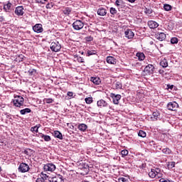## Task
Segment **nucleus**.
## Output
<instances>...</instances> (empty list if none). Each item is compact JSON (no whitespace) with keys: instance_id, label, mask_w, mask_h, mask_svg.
<instances>
[{"instance_id":"1","label":"nucleus","mask_w":182,"mask_h":182,"mask_svg":"<svg viewBox=\"0 0 182 182\" xmlns=\"http://www.w3.org/2000/svg\"><path fill=\"white\" fill-rule=\"evenodd\" d=\"M12 102L14 106H16V107H21V106H23L25 99H23V97L21 95H14V98Z\"/></svg>"},{"instance_id":"2","label":"nucleus","mask_w":182,"mask_h":182,"mask_svg":"<svg viewBox=\"0 0 182 182\" xmlns=\"http://www.w3.org/2000/svg\"><path fill=\"white\" fill-rule=\"evenodd\" d=\"M72 26L74 31H80L81 29H83V26H85V23H83L80 20H77L73 22Z\"/></svg>"},{"instance_id":"35","label":"nucleus","mask_w":182,"mask_h":182,"mask_svg":"<svg viewBox=\"0 0 182 182\" xmlns=\"http://www.w3.org/2000/svg\"><path fill=\"white\" fill-rule=\"evenodd\" d=\"M164 154H171V149L170 148H165L162 149Z\"/></svg>"},{"instance_id":"60","label":"nucleus","mask_w":182,"mask_h":182,"mask_svg":"<svg viewBox=\"0 0 182 182\" xmlns=\"http://www.w3.org/2000/svg\"><path fill=\"white\" fill-rule=\"evenodd\" d=\"M1 166H0V171H1Z\"/></svg>"},{"instance_id":"36","label":"nucleus","mask_w":182,"mask_h":182,"mask_svg":"<svg viewBox=\"0 0 182 182\" xmlns=\"http://www.w3.org/2000/svg\"><path fill=\"white\" fill-rule=\"evenodd\" d=\"M144 14L148 16L151 15V14H153V10L151 9L145 8Z\"/></svg>"},{"instance_id":"53","label":"nucleus","mask_w":182,"mask_h":182,"mask_svg":"<svg viewBox=\"0 0 182 182\" xmlns=\"http://www.w3.org/2000/svg\"><path fill=\"white\" fill-rule=\"evenodd\" d=\"M156 177H158V178L163 177V173H161V172L156 173Z\"/></svg>"},{"instance_id":"48","label":"nucleus","mask_w":182,"mask_h":182,"mask_svg":"<svg viewBox=\"0 0 182 182\" xmlns=\"http://www.w3.org/2000/svg\"><path fill=\"white\" fill-rule=\"evenodd\" d=\"M159 182H172L171 181L168 180V179H166V178H161L159 180Z\"/></svg>"},{"instance_id":"29","label":"nucleus","mask_w":182,"mask_h":182,"mask_svg":"<svg viewBox=\"0 0 182 182\" xmlns=\"http://www.w3.org/2000/svg\"><path fill=\"white\" fill-rule=\"evenodd\" d=\"M167 167L168 170H171V168H174V167H176V162L174 161L168 162Z\"/></svg>"},{"instance_id":"37","label":"nucleus","mask_w":182,"mask_h":182,"mask_svg":"<svg viewBox=\"0 0 182 182\" xmlns=\"http://www.w3.org/2000/svg\"><path fill=\"white\" fill-rule=\"evenodd\" d=\"M171 43L172 45H176L178 43V38H177L176 37H173L172 38H171Z\"/></svg>"},{"instance_id":"10","label":"nucleus","mask_w":182,"mask_h":182,"mask_svg":"<svg viewBox=\"0 0 182 182\" xmlns=\"http://www.w3.org/2000/svg\"><path fill=\"white\" fill-rule=\"evenodd\" d=\"M14 14L17 16H23V14H25L24 9L22 6H18L15 9Z\"/></svg>"},{"instance_id":"7","label":"nucleus","mask_w":182,"mask_h":182,"mask_svg":"<svg viewBox=\"0 0 182 182\" xmlns=\"http://www.w3.org/2000/svg\"><path fill=\"white\" fill-rule=\"evenodd\" d=\"M43 170L44 171H50V173H53V171L56 170V166L52 163L46 164L43 166Z\"/></svg>"},{"instance_id":"41","label":"nucleus","mask_w":182,"mask_h":182,"mask_svg":"<svg viewBox=\"0 0 182 182\" xmlns=\"http://www.w3.org/2000/svg\"><path fill=\"white\" fill-rule=\"evenodd\" d=\"M41 178H43V180H49V176H47L46 173H41L40 175Z\"/></svg>"},{"instance_id":"3","label":"nucleus","mask_w":182,"mask_h":182,"mask_svg":"<svg viewBox=\"0 0 182 182\" xmlns=\"http://www.w3.org/2000/svg\"><path fill=\"white\" fill-rule=\"evenodd\" d=\"M161 119H163V116L161 115V113H160V111L158 110L154 112L151 116V119L153 122L161 120Z\"/></svg>"},{"instance_id":"52","label":"nucleus","mask_w":182,"mask_h":182,"mask_svg":"<svg viewBox=\"0 0 182 182\" xmlns=\"http://www.w3.org/2000/svg\"><path fill=\"white\" fill-rule=\"evenodd\" d=\"M154 171H155V174H157L159 173H161V170H160V168H156L155 169H154Z\"/></svg>"},{"instance_id":"27","label":"nucleus","mask_w":182,"mask_h":182,"mask_svg":"<svg viewBox=\"0 0 182 182\" xmlns=\"http://www.w3.org/2000/svg\"><path fill=\"white\" fill-rule=\"evenodd\" d=\"M114 86L115 89L119 90L123 87V84H122V82H114Z\"/></svg>"},{"instance_id":"24","label":"nucleus","mask_w":182,"mask_h":182,"mask_svg":"<svg viewBox=\"0 0 182 182\" xmlns=\"http://www.w3.org/2000/svg\"><path fill=\"white\" fill-rule=\"evenodd\" d=\"M41 127V124H38L34 127H32L31 128V132H32L33 133H38V132H39V128Z\"/></svg>"},{"instance_id":"49","label":"nucleus","mask_w":182,"mask_h":182,"mask_svg":"<svg viewBox=\"0 0 182 182\" xmlns=\"http://www.w3.org/2000/svg\"><path fill=\"white\" fill-rule=\"evenodd\" d=\"M36 182H45V179H43V178L40 177V178H38L36 179Z\"/></svg>"},{"instance_id":"39","label":"nucleus","mask_w":182,"mask_h":182,"mask_svg":"<svg viewBox=\"0 0 182 182\" xmlns=\"http://www.w3.org/2000/svg\"><path fill=\"white\" fill-rule=\"evenodd\" d=\"M87 56H92V55H96L97 52L95 50H88L87 51Z\"/></svg>"},{"instance_id":"5","label":"nucleus","mask_w":182,"mask_h":182,"mask_svg":"<svg viewBox=\"0 0 182 182\" xmlns=\"http://www.w3.org/2000/svg\"><path fill=\"white\" fill-rule=\"evenodd\" d=\"M50 48L53 52H59V50L62 49V46H60L59 42L58 41L52 42Z\"/></svg>"},{"instance_id":"54","label":"nucleus","mask_w":182,"mask_h":182,"mask_svg":"<svg viewBox=\"0 0 182 182\" xmlns=\"http://www.w3.org/2000/svg\"><path fill=\"white\" fill-rule=\"evenodd\" d=\"M67 95L69 96V97H73V92H68Z\"/></svg>"},{"instance_id":"38","label":"nucleus","mask_w":182,"mask_h":182,"mask_svg":"<svg viewBox=\"0 0 182 182\" xmlns=\"http://www.w3.org/2000/svg\"><path fill=\"white\" fill-rule=\"evenodd\" d=\"M122 5H123V0H116L115 6H117V8H120Z\"/></svg>"},{"instance_id":"57","label":"nucleus","mask_w":182,"mask_h":182,"mask_svg":"<svg viewBox=\"0 0 182 182\" xmlns=\"http://www.w3.org/2000/svg\"><path fill=\"white\" fill-rule=\"evenodd\" d=\"M128 2H130V4H134L136 2V0H127Z\"/></svg>"},{"instance_id":"42","label":"nucleus","mask_w":182,"mask_h":182,"mask_svg":"<svg viewBox=\"0 0 182 182\" xmlns=\"http://www.w3.org/2000/svg\"><path fill=\"white\" fill-rule=\"evenodd\" d=\"M121 154L122 157H126V156L129 154V151H127V149H124L121 151Z\"/></svg>"},{"instance_id":"4","label":"nucleus","mask_w":182,"mask_h":182,"mask_svg":"<svg viewBox=\"0 0 182 182\" xmlns=\"http://www.w3.org/2000/svg\"><path fill=\"white\" fill-rule=\"evenodd\" d=\"M166 107L168 110L176 112L178 109V104L176 102H171L167 104Z\"/></svg>"},{"instance_id":"15","label":"nucleus","mask_w":182,"mask_h":182,"mask_svg":"<svg viewBox=\"0 0 182 182\" xmlns=\"http://www.w3.org/2000/svg\"><path fill=\"white\" fill-rule=\"evenodd\" d=\"M3 9L4 12H11L12 11V3L8 1L7 4L4 5Z\"/></svg>"},{"instance_id":"44","label":"nucleus","mask_w":182,"mask_h":182,"mask_svg":"<svg viewBox=\"0 0 182 182\" xmlns=\"http://www.w3.org/2000/svg\"><path fill=\"white\" fill-rule=\"evenodd\" d=\"M118 182H129V179L126 178H118Z\"/></svg>"},{"instance_id":"30","label":"nucleus","mask_w":182,"mask_h":182,"mask_svg":"<svg viewBox=\"0 0 182 182\" xmlns=\"http://www.w3.org/2000/svg\"><path fill=\"white\" fill-rule=\"evenodd\" d=\"M164 11H166L168 12L169 11H171V9H173V7L170 4H164Z\"/></svg>"},{"instance_id":"20","label":"nucleus","mask_w":182,"mask_h":182,"mask_svg":"<svg viewBox=\"0 0 182 182\" xmlns=\"http://www.w3.org/2000/svg\"><path fill=\"white\" fill-rule=\"evenodd\" d=\"M90 81L92 82L94 85H100V83H102V80L99 77H91Z\"/></svg>"},{"instance_id":"33","label":"nucleus","mask_w":182,"mask_h":182,"mask_svg":"<svg viewBox=\"0 0 182 182\" xmlns=\"http://www.w3.org/2000/svg\"><path fill=\"white\" fill-rule=\"evenodd\" d=\"M85 103H87V105H92V103H93V97H86L85 99Z\"/></svg>"},{"instance_id":"21","label":"nucleus","mask_w":182,"mask_h":182,"mask_svg":"<svg viewBox=\"0 0 182 182\" xmlns=\"http://www.w3.org/2000/svg\"><path fill=\"white\" fill-rule=\"evenodd\" d=\"M38 137H41V139H43L46 141H50L52 139L50 138V136L49 135H45L42 133H38Z\"/></svg>"},{"instance_id":"25","label":"nucleus","mask_w":182,"mask_h":182,"mask_svg":"<svg viewBox=\"0 0 182 182\" xmlns=\"http://www.w3.org/2000/svg\"><path fill=\"white\" fill-rule=\"evenodd\" d=\"M87 129V125H86L85 124H80L78 125V130H80V132H86Z\"/></svg>"},{"instance_id":"9","label":"nucleus","mask_w":182,"mask_h":182,"mask_svg":"<svg viewBox=\"0 0 182 182\" xmlns=\"http://www.w3.org/2000/svg\"><path fill=\"white\" fill-rule=\"evenodd\" d=\"M109 96L112 97L114 105H119V100L122 99V95L119 94L116 95L114 93H111Z\"/></svg>"},{"instance_id":"11","label":"nucleus","mask_w":182,"mask_h":182,"mask_svg":"<svg viewBox=\"0 0 182 182\" xmlns=\"http://www.w3.org/2000/svg\"><path fill=\"white\" fill-rule=\"evenodd\" d=\"M49 182H63V176L61 175H57L54 177H49L48 178Z\"/></svg>"},{"instance_id":"34","label":"nucleus","mask_w":182,"mask_h":182,"mask_svg":"<svg viewBox=\"0 0 182 182\" xmlns=\"http://www.w3.org/2000/svg\"><path fill=\"white\" fill-rule=\"evenodd\" d=\"M109 13L111 14V15H116V14H117V9H116V8L114 7H110L109 8Z\"/></svg>"},{"instance_id":"6","label":"nucleus","mask_w":182,"mask_h":182,"mask_svg":"<svg viewBox=\"0 0 182 182\" xmlns=\"http://www.w3.org/2000/svg\"><path fill=\"white\" fill-rule=\"evenodd\" d=\"M29 165H28V164H25V163H21L20 164L19 166H18V171L20 173H28V171H29Z\"/></svg>"},{"instance_id":"26","label":"nucleus","mask_w":182,"mask_h":182,"mask_svg":"<svg viewBox=\"0 0 182 182\" xmlns=\"http://www.w3.org/2000/svg\"><path fill=\"white\" fill-rule=\"evenodd\" d=\"M136 56L138 58V60H144L146 59V55H144V53H137Z\"/></svg>"},{"instance_id":"22","label":"nucleus","mask_w":182,"mask_h":182,"mask_svg":"<svg viewBox=\"0 0 182 182\" xmlns=\"http://www.w3.org/2000/svg\"><path fill=\"white\" fill-rule=\"evenodd\" d=\"M107 63H108L109 65H116V58H114L113 56H108L107 57Z\"/></svg>"},{"instance_id":"17","label":"nucleus","mask_w":182,"mask_h":182,"mask_svg":"<svg viewBox=\"0 0 182 182\" xmlns=\"http://www.w3.org/2000/svg\"><path fill=\"white\" fill-rule=\"evenodd\" d=\"M156 38L158 41L162 42V41H164L167 38V36L164 33H158L156 34Z\"/></svg>"},{"instance_id":"43","label":"nucleus","mask_w":182,"mask_h":182,"mask_svg":"<svg viewBox=\"0 0 182 182\" xmlns=\"http://www.w3.org/2000/svg\"><path fill=\"white\" fill-rule=\"evenodd\" d=\"M35 73H36V70H35V69H30L28 70V75L30 76H32L33 75H35Z\"/></svg>"},{"instance_id":"40","label":"nucleus","mask_w":182,"mask_h":182,"mask_svg":"<svg viewBox=\"0 0 182 182\" xmlns=\"http://www.w3.org/2000/svg\"><path fill=\"white\" fill-rule=\"evenodd\" d=\"M138 136L139 137H146V136H147V134H146V132L143 131V130H140L138 133Z\"/></svg>"},{"instance_id":"13","label":"nucleus","mask_w":182,"mask_h":182,"mask_svg":"<svg viewBox=\"0 0 182 182\" xmlns=\"http://www.w3.org/2000/svg\"><path fill=\"white\" fill-rule=\"evenodd\" d=\"M97 14L99 16H106L107 14V9L104 7H100L97 11Z\"/></svg>"},{"instance_id":"46","label":"nucleus","mask_w":182,"mask_h":182,"mask_svg":"<svg viewBox=\"0 0 182 182\" xmlns=\"http://www.w3.org/2000/svg\"><path fill=\"white\" fill-rule=\"evenodd\" d=\"M85 41H87V42H92V41H93V37H92V36H87Z\"/></svg>"},{"instance_id":"18","label":"nucleus","mask_w":182,"mask_h":182,"mask_svg":"<svg viewBox=\"0 0 182 182\" xmlns=\"http://www.w3.org/2000/svg\"><path fill=\"white\" fill-rule=\"evenodd\" d=\"M148 26L151 29H156V28L159 27L158 23L154 21H149Z\"/></svg>"},{"instance_id":"47","label":"nucleus","mask_w":182,"mask_h":182,"mask_svg":"<svg viewBox=\"0 0 182 182\" xmlns=\"http://www.w3.org/2000/svg\"><path fill=\"white\" fill-rule=\"evenodd\" d=\"M77 62H79L80 63H85V59H83V58H82V57H78L77 58Z\"/></svg>"},{"instance_id":"59","label":"nucleus","mask_w":182,"mask_h":182,"mask_svg":"<svg viewBox=\"0 0 182 182\" xmlns=\"http://www.w3.org/2000/svg\"><path fill=\"white\" fill-rule=\"evenodd\" d=\"M23 153H24V154H26L27 156L29 154V152L28 151V150H24Z\"/></svg>"},{"instance_id":"28","label":"nucleus","mask_w":182,"mask_h":182,"mask_svg":"<svg viewBox=\"0 0 182 182\" xmlns=\"http://www.w3.org/2000/svg\"><path fill=\"white\" fill-rule=\"evenodd\" d=\"M160 66L162 68H167V66H168V62H167L166 59H164L160 62Z\"/></svg>"},{"instance_id":"55","label":"nucleus","mask_w":182,"mask_h":182,"mask_svg":"<svg viewBox=\"0 0 182 182\" xmlns=\"http://www.w3.org/2000/svg\"><path fill=\"white\" fill-rule=\"evenodd\" d=\"M167 87H168V89H170L171 90H173V88L174 87V85H168Z\"/></svg>"},{"instance_id":"14","label":"nucleus","mask_w":182,"mask_h":182,"mask_svg":"<svg viewBox=\"0 0 182 182\" xmlns=\"http://www.w3.org/2000/svg\"><path fill=\"white\" fill-rule=\"evenodd\" d=\"M125 38L127 39H133L134 38V33L132 31V29H127L124 32Z\"/></svg>"},{"instance_id":"32","label":"nucleus","mask_w":182,"mask_h":182,"mask_svg":"<svg viewBox=\"0 0 182 182\" xmlns=\"http://www.w3.org/2000/svg\"><path fill=\"white\" fill-rule=\"evenodd\" d=\"M149 176L151 178H154L156 177V171L154 169H151V171L149 173Z\"/></svg>"},{"instance_id":"16","label":"nucleus","mask_w":182,"mask_h":182,"mask_svg":"<svg viewBox=\"0 0 182 182\" xmlns=\"http://www.w3.org/2000/svg\"><path fill=\"white\" fill-rule=\"evenodd\" d=\"M97 106L98 107H107V106H109V104L104 100H100L99 101H97Z\"/></svg>"},{"instance_id":"8","label":"nucleus","mask_w":182,"mask_h":182,"mask_svg":"<svg viewBox=\"0 0 182 182\" xmlns=\"http://www.w3.org/2000/svg\"><path fill=\"white\" fill-rule=\"evenodd\" d=\"M154 65L153 64H149L145 67L144 72L147 73V75H153V73H154Z\"/></svg>"},{"instance_id":"45","label":"nucleus","mask_w":182,"mask_h":182,"mask_svg":"<svg viewBox=\"0 0 182 182\" xmlns=\"http://www.w3.org/2000/svg\"><path fill=\"white\" fill-rule=\"evenodd\" d=\"M46 8L47 9H52L53 8V3H48L46 4Z\"/></svg>"},{"instance_id":"31","label":"nucleus","mask_w":182,"mask_h":182,"mask_svg":"<svg viewBox=\"0 0 182 182\" xmlns=\"http://www.w3.org/2000/svg\"><path fill=\"white\" fill-rule=\"evenodd\" d=\"M31 110L29 108L23 109L20 111L21 114H28V113H31Z\"/></svg>"},{"instance_id":"50","label":"nucleus","mask_w":182,"mask_h":182,"mask_svg":"<svg viewBox=\"0 0 182 182\" xmlns=\"http://www.w3.org/2000/svg\"><path fill=\"white\" fill-rule=\"evenodd\" d=\"M38 4H45L48 0H36Z\"/></svg>"},{"instance_id":"23","label":"nucleus","mask_w":182,"mask_h":182,"mask_svg":"<svg viewBox=\"0 0 182 182\" xmlns=\"http://www.w3.org/2000/svg\"><path fill=\"white\" fill-rule=\"evenodd\" d=\"M63 14H64V15H65V16H69V14H72V8L64 7L63 9Z\"/></svg>"},{"instance_id":"12","label":"nucleus","mask_w":182,"mask_h":182,"mask_svg":"<svg viewBox=\"0 0 182 182\" xmlns=\"http://www.w3.org/2000/svg\"><path fill=\"white\" fill-rule=\"evenodd\" d=\"M33 31L36 33H42V32H43L42 24H36L34 26H33Z\"/></svg>"},{"instance_id":"58","label":"nucleus","mask_w":182,"mask_h":182,"mask_svg":"<svg viewBox=\"0 0 182 182\" xmlns=\"http://www.w3.org/2000/svg\"><path fill=\"white\" fill-rule=\"evenodd\" d=\"M19 58L21 59V60H23V58H25V56H23V55H20Z\"/></svg>"},{"instance_id":"51","label":"nucleus","mask_w":182,"mask_h":182,"mask_svg":"<svg viewBox=\"0 0 182 182\" xmlns=\"http://www.w3.org/2000/svg\"><path fill=\"white\" fill-rule=\"evenodd\" d=\"M46 103H53V100L51 98H48L46 100Z\"/></svg>"},{"instance_id":"56","label":"nucleus","mask_w":182,"mask_h":182,"mask_svg":"<svg viewBox=\"0 0 182 182\" xmlns=\"http://www.w3.org/2000/svg\"><path fill=\"white\" fill-rule=\"evenodd\" d=\"M159 73L160 75H164V70H159Z\"/></svg>"},{"instance_id":"19","label":"nucleus","mask_w":182,"mask_h":182,"mask_svg":"<svg viewBox=\"0 0 182 182\" xmlns=\"http://www.w3.org/2000/svg\"><path fill=\"white\" fill-rule=\"evenodd\" d=\"M53 136L55 139H59V140H63V135H62V133L59 131H54L53 132Z\"/></svg>"}]
</instances>
